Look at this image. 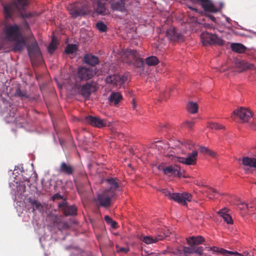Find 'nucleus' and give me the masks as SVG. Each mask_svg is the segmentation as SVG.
Wrapping results in <instances>:
<instances>
[{"mask_svg":"<svg viewBox=\"0 0 256 256\" xmlns=\"http://www.w3.org/2000/svg\"><path fill=\"white\" fill-rule=\"evenodd\" d=\"M96 11L99 14H108V12L106 8L105 3L98 1L97 3V7L96 8Z\"/></svg>","mask_w":256,"mask_h":256,"instance_id":"c756f323","label":"nucleus"},{"mask_svg":"<svg viewBox=\"0 0 256 256\" xmlns=\"http://www.w3.org/2000/svg\"><path fill=\"white\" fill-rule=\"evenodd\" d=\"M194 3H200L202 2V0H190Z\"/></svg>","mask_w":256,"mask_h":256,"instance_id":"6e6d98bb","label":"nucleus"},{"mask_svg":"<svg viewBox=\"0 0 256 256\" xmlns=\"http://www.w3.org/2000/svg\"><path fill=\"white\" fill-rule=\"evenodd\" d=\"M192 144H189L188 142V144L186 145V148H188V149H191L192 148Z\"/></svg>","mask_w":256,"mask_h":256,"instance_id":"5fc2aeb1","label":"nucleus"},{"mask_svg":"<svg viewBox=\"0 0 256 256\" xmlns=\"http://www.w3.org/2000/svg\"><path fill=\"white\" fill-rule=\"evenodd\" d=\"M132 107L134 108H136V105L134 103L132 104Z\"/></svg>","mask_w":256,"mask_h":256,"instance_id":"e2e57ef3","label":"nucleus"},{"mask_svg":"<svg viewBox=\"0 0 256 256\" xmlns=\"http://www.w3.org/2000/svg\"><path fill=\"white\" fill-rule=\"evenodd\" d=\"M218 214L221 216L228 224H232V220L229 214H227L224 209L220 210Z\"/></svg>","mask_w":256,"mask_h":256,"instance_id":"7c9ffc66","label":"nucleus"},{"mask_svg":"<svg viewBox=\"0 0 256 256\" xmlns=\"http://www.w3.org/2000/svg\"><path fill=\"white\" fill-rule=\"evenodd\" d=\"M58 46V42L57 38L53 36L52 39V41L48 46V52L52 54L57 48Z\"/></svg>","mask_w":256,"mask_h":256,"instance_id":"2f4dec72","label":"nucleus"},{"mask_svg":"<svg viewBox=\"0 0 256 256\" xmlns=\"http://www.w3.org/2000/svg\"><path fill=\"white\" fill-rule=\"evenodd\" d=\"M238 67L242 69V70H252L254 68V65L252 64H250L245 61H242L240 62Z\"/></svg>","mask_w":256,"mask_h":256,"instance_id":"c9c22d12","label":"nucleus"},{"mask_svg":"<svg viewBox=\"0 0 256 256\" xmlns=\"http://www.w3.org/2000/svg\"><path fill=\"white\" fill-rule=\"evenodd\" d=\"M114 196L112 192H110L108 190H104L98 195L97 200L99 206L104 208L109 207L111 204V200Z\"/></svg>","mask_w":256,"mask_h":256,"instance_id":"9d476101","label":"nucleus"},{"mask_svg":"<svg viewBox=\"0 0 256 256\" xmlns=\"http://www.w3.org/2000/svg\"><path fill=\"white\" fill-rule=\"evenodd\" d=\"M197 156V151L193 150L192 153L188 154L186 158L178 157L173 155H170L169 156L172 157L171 160L174 162H178L187 165H194L196 164Z\"/></svg>","mask_w":256,"mask_h":256,"instance_id":"1a4fd4ad","label":"nucleus"},{"mask_svg":"<svg viewBox=\"0 0 256 256\" xmlns=\"http://www.w3.org/2000/svg\"><path fill=\"white\" fill-rule=\"evenodd\" d=\"M198 106L196 102H190L187 106L188 112L191 114H195L197 112Z\"/></svg>","mask_w":256,"mask_h":256,"instance_id":"e433bc0d","label":"nucleus"},{"mask_svg":"<svg viewBox=\"0 0 256 256\" xmlns=\"http://www.w3.org/2000/svg\"><path fill=\"white\" fill-rule=\"evenodd\" d=\"M255 156H256V155H255Z\"/></svg>","mask_w":256,"mask_h":256,"instance_id":"69168bd1","label":"nucleus"},{"mask_svg":"<svg viewBox=\"0 0 256 256\" xmlns=\"http://www.w3.org/2000/svg\"><path fill=\"white\" fill-rule=\"evenodd\" d=\"M165 236L162 234H158L154 237L151 236H142L140 240L145 244H149L156 243L159 240H162Z\"/></svg>","mask_w":256,"mask_h":256,"instance_id":"aec40b11","label":"nucleus"},{"mask_svg":"<svg viewBox=\"0 0 256 256\" xmlns=\"http://www.w3.org/2000/svg\"><path fill=\"white\" fill-rule=\"evenodd\" d=\"M188 8H189L191 10H192L195 11V12H198L197 9H196V8H192V7H191V6H188Z\"/></svg>","mask_w":256,"mask_h":256,"instance_id":"4d7b16f0","label":"nucleus"},{"mask_svg":"<svg viewBox=\"0 0 256 256\" xmlns=\"http://www.w3.org/2000/svg\"><path fill=\"white\" fill-rule=\"evenodd\" d=\"M85 122L93 126L102 128L107 126L106 121L98 116H88L85 118Z\"/></svg>","mask_w":256,"mask_h":256,"instance_id":"ddd939ff","label":"nucleus"},{"mask_svg":"<svg viewBox=\"0 0 256 256\" xmlns=\"http://www.w3.org/2000/svg\"><path fill=\"white\" fill-rule=\"evenodd\" d=\"M182 252L186 256H188L190 254H192L194 253V248L184 246L182 249Z\"/></svg>","mask_w":256,"mask_h":256,"instance_id":"37998d69","label":"nucleus"},{"mask_svg":"<svg viewBox=\"0 0 256 256\" xmlns=\"http://www.w3.org/2000/svg\"><path fill=\"white\" fill-rule=\"evenodd\" d=\"M126 80V78L124 75L114 74L108 76L106 78V82L114 88H120L124 84Z\"/></svg>","mask_w":256,"mask_h":256,"instance_id":"0eeeda50","label":"nucleus"},{"mask_svg":"<svg viewBox=\"0 0 256 256\" xmlns=\"http://www.w3.org/2000/svg\"><path fill=\"white\" fill-rule=\"evenodd\" d=\"M203 248L202 246H198L194 248V253H197L199 254H202Z\"/></svg>","mask_w":256,"mask_h":256,"instance_id":"3c124183","label":"nucleus"},{"mask_svg":"<svg viewBox=\"0 0 256 256\" xmlns=\"http://www.w3.org/2000/svg\"><path fill=\"white\" fill-rule=\"evenodd\" d=\"M52 199L53 200L62 199L63 200V201H64V200H66V198H64V196H62L60 195L58 193H56L54 194L53 196H52Z\"/></svg>","mask_w":256,"mask_h":256,"instance_id":"8fccbe9b","label":"nucleus"},{"mask_svg":"<svg viewBox=\"0 0 256 256\" xmlns=\"http://www.w3.org/2000/svg\"><path fill=\"white\" fill-rule=\"evenodd\" d=\"M238 208L240 210H244L245 208L248 210H249V206L248 204L242 202H240L238 204Z\"/></svg>","mask_w":256,"mask_h":256,"instance_id":"49530a36","label":"nucleus"},{"mask_svg":"<svg viewBox=\"0 0 256 256\" xmlns=\"http://www.w3.org/2000/svg\"><path fill=\"white\" fill-rule=\"evenodd\" d=\"M138 52L136 50H126L124 52L122 57L124 62L131 64L133 60L134 66L138 68H142L144 66V62L142 58H138Z\"/></svg>","mask_w":256,"mask_h":256,"instance_id":"7ed1b4c3","label":"nucleus"},{"mask_svg":"<svg viewBox=\"0 0 256 256\" xmlns=\"http://www.w3.org/2000/svg\"><path fill=\"white\" fill-rule=\"evenodd\" d=\"M59 208L66 216H76L77 214V208L74 205H68L66 200L58 204Z\"/></svg>","mask_w":256,"mask_h":256,"instance_id":"9b49d317","label":"nucleus"},{"mask_svg":"<svg viewBox=\"0 0 256 256\" xmlns=\"http://www.w3.org/2000/svg\"><path fill=\"white\" fill-rule=\"evenodd\" d=\"M74 88H77L79 94L86 99H88L90 94L98 90V88L93 82H86L81 86L76 84Z\"/></svg>","mask_w":256,"mask_h":256,"instance_id":"39448f33","label":"nucleus"},{"mask_svg":"<svg viewBox=\"0 0 256 256\" xmlns=\"http://www.w3.org/2000/svg\"><path fill=\"white\" fill-rule=\"evenodd\" d=\"M15 96L20 98L22 100L27 99L29 98V95L25 90H21L19 87H18L16 90Z\"/></svg>","mask_w":256,"mask_h":256,"instance_id":"f704fd0d","label":"nucleus"},{"mask_svg":"<svg viewBox=\"0 0 256 256\" xmlns=\"http://www.w3.org/2000/svg\"><path fill=\"white\" fill-rule=\"evenodd\" d=\"M60 144L62 145L61 140H60Z\"/></svg>","mask_w":256,"mask_h":256,"instance_id":"0e129e2a","label":"nucleus"},{"mask_svg":"<svg viewBox=\"0 0 256 256\" xmlns=\"http://www.w3.org/2000/svg\"><path fill=\"white\" fill-rule=\"evenodd\" d=\"M96 72L92 68L84 66H80L78 70V76L82 80H87L92 78Z\"/></svg>","mask_w":256,"mask_h":256,"instance_id":"f8f14e48","label":"nucleus"},{"mask_svg":"<svg viewBox=\"0 0 256 256\" xmlns=\"http://www.w3.org/2000/svg\"><path fill=\"white\" fill-rule=\"evenodd\" d=\"M200 4L202 8L206 12L216 13L219 10V9L216 8L210 0H202Z\"/></svg>","mask_w":256,"mask_h":256,"instance_id":"6ab92c4d","label":"nucleus"},{"mask_svg":"<svg viewBox=\"0 0 256 256\" xmlns=\"http://www.w3.org/2000/svg\"><path fill=\"white\" fill-rule=\"evenodd\" d=\"M74 169L69 163L62 162L59 167L58 172L60 173L65 174L67 176L72 175Z\"/></svg>","mask_w":256,"mask_h":256,"instance_id":"a211bd4d","label":"nucleus"},{"mask_svg":"<svg viewBox=\"0 0 256 256\" xmlns=\"http://www.w3.org/2000/svg\"><path fill=\"white\" fill-rule=\"evenodd\" d=\"M210 18L212 20V21H214L215 18L214 16H210Z\"/></svg>","mask_w":256,"mask_h":256,"instance_id":"bf43d9fd","label":"nucleus"},{"mask_svg":"<svg viewBox=\"0 0 256 256\" xmlns=\"http://www.w3.org/2000/svg\"><path fill=\"white\" fill-rule=\"evenodd\" d=\"M242 164L244 166L256 168V158L248 156L244 157L242 158Z\"/></svg>","mask_w":256,"mask_h":256,"instance_id":"bb28decb","label":"nucleus"},{"mask_svg":"<svg viewBox=\"0 0 256 256\" xmlns=\"http://www.w3.org/2000/svg\"><path fill=\"white\" fill-rule=\"evenodd\" d=\"M145 62L148 66H155L159 63V60L156 56H150L146 58Z\"/></svg>","mask_w":256,"mask_h":256,"instance_id":"72a5a7b5","label":"nucleus"},{"mask_svg":"<svg viewBox=\"0 0 256 256\" xmlns=\"http://www.w3.org/2000/svg\"><path fill=\"white\" fill-rule=\"evenodd\" d=\"M31 203L32 205L33 209L34 210H41L42 209V206L40 202H38L37 200H34L31 202Z\"/></svg>","mask_w":256,"mask_h":256,"instance_id":"79ce46f5","label":"nucleus"},{"mask_svg":"<svg viewBox=\"0 0 256 256\" xmlns=\"http://www.w3.org/2000/svg\"><path fill=\"white\" fill-rule=\"evenodd\" d=\"M226 20L228 22H230V19L228 18H226Z\"/></svg>","mask_w":256,"mask_h":256,"instance_id":"052dcab7","label":"nucleus"},{"mask_svg":"<svg viewBox=\"0 0 256 256\" xmlns=\"http://www.w3.org/2000/svg\"><path fill=\"white\" fill-rule=\"evenodd\" d=\"M208 127L212 129L220 130L224 128L223 126L218 123L212 122L208 124Z\"/></svg>","mask_w":256,"mask_h":256,"instance_id":"c03bdc74","label":"nucleus"},{"mask_svg":"<svg viewBox=\"0 0 256 256\" xmlns=\"http://www.w3.org/2000/svg\"><path fill=\"white\" fill-rule=\"evenodd\" d=\"M208 250H212L214 252L222 254L224 256H228L229 254H236L237 256H242L241 254L238 252H232L224 250L222 248H220L216 246H212L208 248Z\"/></svg>","mask_w":256,"mask_h":256,"instance_id":"4be33fe9","label":"nucleus"},{"mask_svg":"<svg viewBox=\"0 0 256 256\" xmlns=\"http://www.w3.org/2000/svg\"><path fill=\"white\" fill-rule=\"evenodd\" d=\"M76 50V44H69L68 45L66 49L65 52L67 54H73Z\"/></svg>","mask_w":256,"mask_h":256,"instance_id":"ea45409f","label":"nucleus"},{"mask_svg":"<svg viewBox=\"0 0 256 256\" xmlns=\"http://www.w3.org/2000/svg\"><path fill=\"white\" fill-rule=\"evenodd\" d=\"M104 220L108 224L110 225L112 228H117V222L114 221L108 216H105Z\"/></svg>","mask_w":256,"mask_h":256,"instance_id":"4c0bfd02","label":"nucleus"},{"mask_svg":"<svg viewBox=\"0 0 256 256\" xmlns=\"http://www.w3.org/2000/svg\"><path fill=\"white\" fill-rule=\"evenodd\" d=\"M16 110V108L12 107L11 105H9V107L7 108L6 112L4 116L7 122H14L16 124H22L24 123L23 120L20 121L15 117Z\"/></svg>","mask_w":256,"mask_h":256,"instance_id":"4468645a","label":"nucleus"},{"mask_svg":"<svg viewBox=\"0 0 256 256\" xmlns=\"http://www.w3.org/2000/svg\"><path fill=\"white\" fill-rule=\"evenodd\" d=\"M105 182L108 186L109 188L105 190H108L110 192H112L114 196H115L116 191L119 186L116 179L114 178H106L105 180Z\"/></svg>","mask_w":256,"mask_h":256,"instance_id":"412c9836","label":"nucleus"},{"mask_svg":"<svg viewBox=\"0 0 256 256\" xmlns=\"http://www.w3.org/2000/svg\"><path fill=\"white\" fill-rule=\"evenodd\" d=\"M109 99L110 102L116 105L122 100V96L118 92H112L110 94Z\"/></svg>","mask_w":256,"mask_h":256,"instance_id":"c85d7f7f","label":"nucleus"},{"mask_svg":"<svg viewBox=\"0 0 256 256\" xmlns=\"http://www.w3.org/2000/svg\"><path fill=\"white\" fill-rule=\"evenodd\" d=\"M233 114L239 116L242 122H246L252 116L251 111L248 108H240L233 112Z\"/></svg>","mask_w":256,"mask_h":256,"instance_id":"f3484780","label":"nucleus"},{"mask_svg":"<svg viewBox=\"0 0 256 256\" xmlns=\"http://www.w3.org/2000/svg\"><path fill=\"white\" fill-rule=\"evenodd\" d=\"M158 169L162 171L163 173L166 175L177 176L178 177L181 176V173L178 170V168L176 166H170L164 167L160 164L158 166Z\"/></svg>","mask_w":256,"mask_h":256,"instance_id":"dca6fc26","label":"nucleus"},{"mask_svg":"<svg viewBox=\"0 0 256 256\" xmlns=\"http://www.w3.org/2000/svg\"><path fill=\"white\" fill-rule=\"evenodd\" d=\"M220 8H222V6H223V4H222V3H220Z\"/></svg>","mask_w":256,"mask_h":256,"instance_id":"680f3d73","label":"nucleus"},{"mask_svg":"<svg viewBox=\"0 0 256 256\" xmlns=\"http://www.w3.org/2000/svg\"><path fill=\"white\" fill-rule=\"evenodd\" d=\"M96 28L100 32H106L107 30L106 26L102 22H99L96 24Z\"/></svg>","mask_w":256,"mask_h":256,"instance_id":"58836bf2","label":"nucleus"},{"mask_svg":"<svg viewBox=\"0 0 256 256\" xmlns=\"http://www.w3.org/2000/svg\"><path fill=\"white\" fill-rule=\"evenodd\" d=\"M208 194L209 195L210 198H212L213 197H215L218 194V192L216 189L212 188H210L208 191Z\"/></svg>","mask_w":256,"mask_h":256,"instance_id":"a18cd8bd","label":"nucleus"},{"mask_svg":"<svg viewBox=\"0 0 256 256\" xmlns=\"http://www.w3.org/2000/svg\"><path fill=\"white\" fill-rule=\"evenodd\" d=\"M32 16L33 15L32 14H30V13L25 15L26 17V18H30V17Z\"/></svg>","mask_w":256,"mask_h":256,"instance_id":"13d9d810","label":"nucleus"},{"mask_svg":"<svg viewBox=\"0 0 256 256\" xmlns=\"http://www.w3.org/2000/svg\"><path fill=\"white\" fill-rule=\"evenodd\" d=\"M111 6L114 10L119 11L122 12L126 11L124 0H120L113 2Z\"/></svg>","mask_w":256,"mask_h":256,"instance_id":"5701e85b","label":"nucleus"},{"mask_svg":"<svg viewBox=\"0 0 256 256\" xmlns=\"http://www.w3.org/2000/svg\"><path fill=\"white\" fill-rule=\"evenodd\" d=\"M200 38L202 44L204 46L218 44L222 46L225 44V42L216 34L207 32H203L200 35Z\"/></svg>","mask_w":256,"mask_h":256,"instance_id":"20e7f679","label":"nucleus"},{"mask_svg":"<svg viewBox=\"0 0 256 256\" xmlns=\"http://www.w3.org/2000/svg\"><path fill=\"white\" fill-rule=\"evenodd\" d=\"M230 48L233 52L240 54L244 53L246 49L244 45L240 43H232Z\"/></svg>","mask_w":256,"mask_h":256,"instance_id":"cd10ccee","label":"nucleus"},{"mask_svg":"<svg viewBox=\"0 0 256 256\" xmlns=\"http://www.w3.org/2000/svg\"><path fill=\"white\" fill-rule=\"evenodd\" d=\"M161 192L165 196H168L170 199L184 206H186L187 202L191 201L192 198V194L187 192L172 194L166 188L162 189Z\"/></svg>","mask_w":256,"mask_h":256,"instance_id":"f03ea898","label":"nucleus"},{"mask_svg":"<svg viewBox=\"0 0 256 256\" xmlns=\"http://www.w3.org/2000/svg\"><path fill=\"white\" fill-rule=\"evenodd\" d=\"M12 41L15 42L12 48V50L14 52H21L26 45L25 40L22 36L20 37L16 40H12Z\"/></svg>","mask_w":256,"mask_h":256,"instance_id":"b1692460","label":"nucleus"},{"mask_svg":"<svg viewBox=\"0 0 256 256\" xmlns=\"http://www.w3.org/2000/svg\"><path fill=\"white\" fill-rule=\"evenodd\" d=\"M27 0H18V2L24 6L27 5Z\"/></svg>","mask_w":256,"mask_h":256,"instance_id":"603ef678","label":"nucleus"},{"mask_svg":"<svg viewBox=\"0 0 256 256\" xmlns=\"http://www.w3.org/2000/svg\"><path fill=\"white\" fill-rule=\"evenodd\" d=\"M14 6H15L12 4H7L4 6V12L6 18L11 17Z\"/></svg>","mask_w":256,"mask_h":256,"instance_id":"473e14b6","label":"nucleus"},{"mask_svg":"<svg viewBox=\"0 0 256 256\" xmlns=\"http://www.w3.org/2000/svg\"><path fill=\"white\" fill-rule=\"evenodd\" d=\"M84 61L85 63L92 66H94L99 63L98 58L92 54H86L84 58Z\"/></svg>","mask_w":256,"mask_h":256,"instance_id":"393cba45","label":"nucleus"},{"mask_svg":"<svg viewBox=\"0 0 256 256\" xmlns=\"http://www.w3.org/2000/svg\"><path fill=\"white\" fill-rule=\"evenodd\" d=\"M117 252H123L124 254H126L129 251V248H123V247H118L116 246Z\"/></svg>","mask_w":256,"mask_h":256,"instance_id":"09e8293b","label":"nucleus"},{"mask_svg":"<svg viewBox=\"0 0 256 256\" xmlns=\"http://www.w3.org/2000/svg\"><path fill=\"white\" fill-rule=\"evenodd\" d=\"M6 38L8 40H16L22 36L19 27L16 24L10 25L6 27L4 30Z\"/></svg>","mask_w":256,"mask_h":256,"instance_id":"423d86ee","label":"nucleus"},{"mask_svg":"<svg viewBox=\"0 0 256 256\" xmlns=\"http://www.w3.org/2000/svg\"><path fill=\"white\" fill-rule=\"evenodd\" d=\"M66 10L72 18L89 14L91 12L89 2L86 0H78L70 3L66 6Z\"/></svg>","mask_w":256,"mask_h":256,"instance_id":"f257e3e1","label":"nucleus"},{"mask_svg":"<svg viewBox=\"0 0 256 256\" xmlns=\"http://www.w3.org/2000/svg\"><path fill=\"white\" fill-rule=\"evenodd\" d=\"M166 35L168 40L171 41L180 42L184 40L183 36L175 28H170L168 29Z\"/></svg>","mask_w":256,"mask_h":256,"instance_id":"2eb2a0df","label":"nucleus"},{"mask_svg":"<svg viewBox=\"0 0 256 256\" xmlns=\"http://www.w3.org/2000/svg\"><path fill=\"white\" fill-rule=\"evenodd\" d=\"M98 1H100V0H98Z\"/></svg>","mask_w":256,"mask_h":256,"instance_id":"338daca9","label":"nucleus"},{"mask_svg":"<svg viewBox=\"0 0 256 256\" xmlns=\"http://www.w3.org/2000/svg\"><path fill=\"white\" fill-rule=\"evenodd\" d=\"M24 27L26 28V29L28 30L29 29L30 27L29 26L26 22H24Z\"/></svg>","mask_w":256,"mask_h":256,"instance_id":"864d4df0","label":"nucleus"},{"mask_svg":"<svg viewBox=\"0 0 256 256\" xmlns=\"http://www.w3.org/2000/svg\"><path fill=\"white\" fill-rule=\"evenodd\" d=\"M199 151L200 152L204 154H208L211 156H214V152L208 150L206 147L201 146L199 148Z\"/></svg>","mask_w":256,"mask_h":256,"instance_id":"a19ab883","label":"nucleus"},{"mask_svg":"<svg viewBox=\"0 0 256 256\" xmlns=\"http://www.w3.org/2000/svg\"><path fill=\"white\" fill-rule=\"evenodd\" d=\"M204 240V238L200 236L186 238L187 243L190 246L200 244Z\"/></svg>","mask_w":256,"mask_h":256,"instance_id":"a878e982","label":"nucleus"},{"mask_svg":"<svg viewBox=\"0 0 256 256\" xmlns=\"http://www.w3.org/2000/svg\"><path fill=\"white\" fill-rule=\"evenodd\" d=\"M194 122L192 120H186L185 122H184V126L188 128H192V127L194 126Z\"/></svg>","mask_w":256,"mask_h":256,"instance_id":"de8ad7c7","label":"nucleus"},{"mask_svg":"<svg viewBox=\"0 0 256 256\" xmlns=\"http://www.w3.org/2000/svg\"><path fill=\"white\" fill-rule=\"evenodd\" d=\"M27 50L32 62L40 60L41 59L42 54L36 40H34L30 45L27 46Z\"/></svg>","mask_w":256,"mask_h":256,"instance_id":"6e6552de","label":"nucleus"}]
</instances>
